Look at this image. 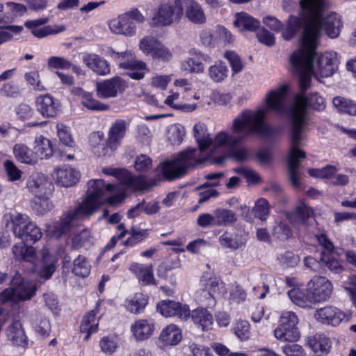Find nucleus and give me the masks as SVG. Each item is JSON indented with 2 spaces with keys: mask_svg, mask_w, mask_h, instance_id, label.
<instances>
[{
  "mask_svg": "<svg viewBox=\"0 0 356 356\" xmlns=\"http://www.w3.org/2000/svg\"><path fill=\"white\" fill-rule=\"evenodd\" d=\"M288 88L289 86L284 84L269 92L266 97L267 109L259 108L256 111L246 110L241 113L233 120L231 134L220 131L212 138L204 123L195 124L193 132L198 149L188 148L172 159L163 162L161 170L163 177L168 181L180 178L190 168L203 163L225 147L229 149V155L234 160L238 162L246 161L249 155L248 148H236V146L250 136L267 132L265 123L267 110L278 114L284 113Z\"/></svg>",
  "mask_w": 356,
  "mask_h": 356,
  "instance_id": "f257e3e1",
  "label": "nucleus"
},
{
  "mask_svg": "<svg viewBox=\"0 0 356 356\" xmlns=\"http://www.w3.org/2000/svg\"><path fill=\"white\" fill-rule=\"evenodd\" d=\"M300 90L301 95L294 97L293 106L290 110L291 120V131L290 134V150L288 159L289 179L291 184L296 188H300L299 165L300 159L306 156L305 153L300 149L305 140L303 128L306 124L307 107L322 111L325 108V99L318 92L309 95L307 98L305 92Z\"/></svg>",
  "mask_w": 356,
  "mask_h": 356,
  "instance_id": "f03ea898",
  "label": "nucleus"
},
{
  "mask_svg": "<svg viewBox=\"0 0 356 356\" xmlns=\"http://www.w3.org/2000/svg\"><path fill=\"white\" fill-rule=\"evenodd\" d=\"M118 191V186L106 184L102 179L88 181V189L86 196L74 209L70 210L54 225V234L60 236L70 231L72 222L78 219L89 218L95 214L105 202L117 205L122 202L124 195L118 194L104 198L107 193Z\"/></svg>",
  "mask_w": 356,
  "mask_h": 356,
  "instance_id": "7ed1b4c3",
  "label": "nucleus"
},
{
  "mask_svg": "<svg viewBox=\"0 0 356 356\" xmlns=\"http://www.w3.org/2000/svg\"><path fill=\"white\" fill-rule=\"evenodd\" d=\"M300 6L302 9V16L306 21L302 41L307 50L305 60L307 67L308 60L317 47V40L321 31L323 29L332 38H337L340 32L341 21L340 17L336 13H331L324 18L322 17L326 8L325 0H300Z\"/></svg>",
  "mask_w": 356,
  "mask_h": 356,
  "instance_id": "20e7f679",
  "label": "nucleus"
},
{
  "mask_svg": "<svg viewBox=\"0 0 356 356\" xmlns=\"http://www.w3.org/2000/svg\"><path fill=\"white\" fill-rule=\"evenodd\" d=\"M316 49H314L312 56L308 60L307 67L305 66V60L307 50L303 45V41H302L300 48L295 51L290 58L295 72L299 76L300 90L302 92L310 87L312 74H314L316 77H328L332 76L337 68V54L333 52L322 54L316 62L313 64Z\"/></svg>",
  "mask_w": 356,
  "mask_h": 356,
  "instance_id": "39448f33",
  "label": "nucleus"
},
{
  "mask_svg": "<svg viewBox=\"0 0 356 356\" xmlns=\"http://www.w3.org/2000/svg\"><path fill=\"white\" fill-rule=\"evenodd\" d=\"M183 18L181 0H161L150 20L152 27L163 28L179 24Z\"/></svg>",
  "mask_w": 356,
  "mask_h": 356,
  "instance_id": "423d86ee",
  "label": "nucleus"
},
{
  "mask_svg": "<svg viewBox=\"0 0 356 356\" xmlns=\"http://www.w3.org/2000/svg\"><path fill=\"white\" fill-rule=\"evenodd\" d=\"M10 282L11 287L0 293V304L6 302L19 303L31 300L38 290L36 284L24 281L17 271H14Z\"/></svg>",
  "mask_w": 356,
  "mask_h": 356,
  "instance_id": "0eeeda50",
  "label": "nucleus"
},
{
  "mask_svg": "<svg viewBox=\"0 0 356 356\" xmlns=\"http://www.w3.org/2000/svg\"><path fill=\"white\" fill-rule=\"evenodd\" d=\"M298 322V318L294 312H283L280 317L279 324L273 331L275 338L282 342L298 341L300 338Z\"/></svg>",
  "mask_w": 356,
  "mask_h": 356,
  "instance_id": "6e6552de",
  "label": "nucleus"
},
{
  "mask_svg": "<svg viewBox=\"0 0 356 356\" xmlns=\"http://www.w3.org/2000/svg\"><path fill=\"white\" fill-rule=\"evenodd\" d=\"M144 16L138 9H133L111 19L109 23L110 30L116 34L126 36H132L136 33V26L135 22H143Z\"/></svg>",
  "mask_w": 356,
  "mask_h": 356,
  "instance_id": "1a4fd4ad",
  "label": "nucleus"
},
{
  "mask_svg": "<svg viewBox=\"0 0 356 356\" xmlns=\"http://www.w3.org/2000/svg\"><path fill=\"white\" fill-rule=\"evenodd\" d=\"M331 282L324 276H314L307 284V291L312 304L326 301L332 293Z\"/></svg>",
  "mask_w": 356,
  "mask_h": 356,
  "instance_id": "9d476101",
  "label": "nucleus"
},
{
  "mask_svg": "<svg viewBox=\"0 0 356 356\" xmlns=\"http://www.w3.org/2000/svg\"><path fill=\"white\" fill-rule=\"evenodd\" d=\"M315 317L317 321L323 323L336 326L343 321H348L350 314L343 312L337 307L328 306L318 309L316 312Z\"/></svg>",
  "mask_w": 356,
  "mask_h": 356,
  "instance_id": "9b49d317",
  "label": "nucleus"
},
{
  "mask_svg": "<svg viewBox=\"0 0 356 356\" xmlns=\"http://www.w3.org/2000/svg\"><path fill=\"white\" fill-rule=\"evenodd\" d=\"M191 57L183 60L181 69L191 73H202L204 70V63H211V58L207 54L202 53L195 49L190 51Z\"/></svg>",
  "mask_w": 356,
  "mask_h": 356,
  "instance_id": "f8f14e48",
  "label": "nucleus"
},
{
  "mask_svg": "<svg viewBox=\"0 0 356 356\" xmlns=\"http://www.w3.org/2000/svg\"><path fill=\"white\" fill-rule=\"evenodd\" d=\"M157 309L165 317L177 316L184 320H187L190 317L189 307L179 302L169 300H162L158 303Z\"/></svg>",
  "mask_w": 356,
  "mask_h": 356,
  "instance_id": "ddd939ff",
  "label": "nucleus"
},
{
  "mask_svg": "<svg viewBox=\"0 0 356 356\" xmlns=\"http://www.w3.org/2000/svg\"><path fill=\"white\" fill-rule=\"evenodd\" d=\"M127 88V83L120 77L116 76L104 82L97 83V95L102 98L113 97Z\"/></svg>",
  "mask_w": 356,
  "mask_h": 356,
  "instance_id": "4468645a",
  "label": "nucleus"
},
{
  "mask_svg": "<svg viewBox=\"0 0 356 356\" xmlns=\"http://www.w3.org/2000/svg\"><path fill=\"white\" fill-rule=\"evenodd\" d=\"M183 17L184 14L188 21L195 24H203L207 17L202 6L195 0H181Z\"/></svg>",
  "mask_w": 356,
  "mask_h": 356,
  "instance_id": "2eb2a0df",
  "label": "nucleus"
},
{
  "mask_svg": "<svg viewBox=\"0 0 356 356\" xmlns=\"http://www.w3.org/2000/svg\"><path fill=\"white\" fill-rule=\"evenodd\" d=\"M35 106L37 111L46 118H54L60 112L59 103L49 94L38 97Z\"/></svg>",
  "mask_w": 356,
  "mask_h": 356,
  "instance_id": "dca6fc26",
  "label": "nucleus"
},
{
  "mask_svg": "<svg viewBox=\"0 0 356 356\" xmlns=\"http://www.w3.org/2000/svg\"><path fill=\"white\" fill-rule=\"evenodd\" d=\"M126 188L133 191H147L155 186L154 181L147 179L144 176L134 177L127 170L121 183Z\"/></svg>",
  "mask_w": 356,
  "mask_h": 356,
  "instance_id": "f3484780",
  "label": "nucleus"
},
{
  "mask_svg": "<svg viewBox=\"0 0 356 356\" xmlns=\"http://www.w3.org/2000/svg\"><path fill=\"white\" fill-rule=\"evenodd\" d=\"M83 63L98 75H106L110 72L108 63L100 56L94 53H86L82 58Z\"/></svg>",
  "mask_w": 356,
  "mask_h": 356,
  "instance_id": "a211bd4d",
  "label": "nucleus"
},
{
  "mask_svg": "<svg viewBox=\"0 0 356 356\" xmlns=\"http://www.w3.org/2000/svg\"><path fill=\"white\" fill-rule=\"evenodd\" d=\"M53 176L61 186L70 187L79 181L80 174L70 167H63L55 169Z\"/></svg>",
  "mask_w": 356,
  "mask_h": 356,
  "instance_id": "6ab92c4d",
  "label": "nucleus"
},
{
  "mask_svg": "<svg viewBox=\"0 0 356 356\" xmlns=\"http://www.w3.org/2000/svg\"><path fill=\"white\" fill-rule=\"evenodd\" d=\"M113 54L114 58L119 61V67L122 69L145 70L146 68V64L138 60L131 51L113 52Z\"/></svg>",
  "mask_w": 356,
  "mask_h": 356,
  "instance_id": "aec40b11",
  "label": "nucleus"
},
{
  "mask_svg": "<svg viewBox=\"0 0 356 356\" xmlns=\"http://www.w3.org/2000/svg\"><path fill=\"white\" fill-rule=\"evenodd\" d=\"M129 270L143 285L155 284L152 264L144 265L139 263H133L129 266Z\"/></svg>",
  "mask_w": 356,
  "mask_h": 356,
  "instance_id": "412c9836",
  "label": "nucleus"
},
{
  "mask_svg": "<svg viewBox=\"0 0 356 356\" xmlns=\"http://www.w3.org/2000/svg\"><path fill=\"white\" fill-rule=\"evenodd\" d=\"M312 213L305 204L300 203L293 212L286 213V218L294 227H305Z\"/></svg>",
  "mask_w": 356,
  "mask_h": 356,
  "instance_id": "4be33fe9",
  "label": "nucleus"
},
{
  "mask_svg": "<svg viewBox=\"0 0 356 356\" xmlns=\"http://www.w3.org/2000/svg\"><path fill=\"white\" fill-rule=\"evenodd\" d=\"M51 184L48 178L43 174L36 172L32 174L27 179L26 186L30 192L35 194H46L47 188H49Z\"/></svg>",
  "mask_w": 356,
  "mask_h": 356,
  "instance_id": "5701e85b",
  "label": "nucleus"
},
{
  "mask_svg": "<svg viewBox=\"0 0 356 356\" xmlns=\"http://www.w3.org/2000/svg\"><path fill=\"white\" fill-rule=\"evenodd\" d=\"M154 325L146 319H139L131 326V332L136 341H145L153 334Z\"/></svg>",
  "mask_w": 356,
  "mask_h": 356,
  "instance_id": "b1692460",
  "label": "nucleus"
},
{
  "mask_svg": "<svg viewBox=\"0 0 356 356\" xmlns=\"http://www.w3.org/2000/svg\"><path fill=\"white\" fill-rule=\"evenodd\" d=\"M307 345L318 356L327 354L331 348L330 340L323 334H315L308 337Z\"/></svg>",
  "mask_w": 356,
  "mask_h": 356,
  "instance_id": "393cba45",
  "label": "nucleus"
},
{
  "mask_svg": "<svg viewBox=\"0 0 356 356\" xmlns=\"http://www.w3.org/2000/svg\"><path fill=\"white\" fill-rule=\"evenodd\" d=\"M127 130V123L124 120H117L111 127L107 140L110 148H115L124 138Z\"/></svg>",
  "mask_w": 356,
  "mask_h": 356,
  "instance_id": "a878e982",
  "label": "nucleus"
},
{
  "mask_svg": "<svg viewBox=\"0 0 356 356\" xmlns=\"http://www.w3.org/2000/svg\"><path fill=\"white\" fill-rule=\"evenodd\" d=\"M301 17L291 15L286 24V27L282 31V37L286 40H290L293 38L302 27L306 26V21L302 16V9L301 8ZM305 28L304 29V30Z\"/></svg>",
  "mask_w": 356,
  "mask_h": 356,
  "instance_id": "bb28decb",
  "label": "nucleus"
},
{
  "mask_svg": "<svg viewBox=\"0 0 356 356\" xmlns=\"http://www.w3.org/2000/svg\"><path fill=\"white\" fill-rule=\"evenodd\" d=\"M13 154L16 159L22 163L34 165L38 161V156L22 143H17L14 145Z\"/></svg>",
  "mask_w": 356,
  "mask_h": 356,
  "instance_id": "cd10ccee",
  "label": "nucleus"
},
{
  "mask_svg": "<svg viewBox=\"0 0 356 356\" xmlns=\"http://www.w3.org/2000/svg\"><path fill=\"white\" fill-rule=\"evenodd\" d=\"M8 339L16 346H25L27 344L26 336L19 321L13 322L7 329Z\"/></svg>",
  "mask_w": 356,
  "mask_h": 356,
  "instance_id": "c85d7f7f",
  "label": "nucleus"
},
{
  "mask_svg": "<svg viewBox=\"0 0 356 356\" xmlns=\"http://www.w3.org/2000/svg\"><path fill=\"white\" fill-rule=\"evenodd\" d=\"M181 338V330L174 324L166 326L159 336V340L164 346L177 345L180 342Z\"/></svg>",
  "mask_w": 356,
  "mask_h": 356,
  "instance_id": "c756f323",
  "label": "nucleus"
},
{
  "mask_svg": "<svg viewBox=\"0 0 356 356\" xmlns=\"http://www.w3.org/2000/svg\"><path fill=\"white\" fill-rule=\"evenodd\" d=\"M234 25L241 31H254L259 27L260 22L248 13L241 12L235 14Z\"/></svg>",
  "mask_w": 356,
  "mask_h": 356,
  "instance_id": "7c9ffc66",
  "label": "nucleus"
},
{
  "mask_svg": "<svg viewBox=\"0 0 356 356\" xmlns=\"http://www.w3.org/2000/svg\"><path fill=\"white\" fill-rule=\"evenodd\" d=\"M99 320L96 318V312L92 310L87 313L83 318L80 330L82 333H86L83 338L84 340L88 341L90 335L96 332L98 330Z\"/></svg>",
  "mask_w": 356,
  "mask_h": 356,
  "instance_id": "2f4dec72",
  "label": "nucleus"
},
{
  "mask_svg": "<svg viewBox=\"0 0 356 356\" xmlns=\"http://www.w3.org/2000/svg\"><path fill=\"white\" fill-rule=\"evenodd\" d=\"M193 321L202 328V330H208L211 328L213 323L212 314L205 309H197L190 314Z\"/></svg>",
  "mask_w": 356,
  "mask_h": 356,
  "instance_id": "473e14b6",
  "label": "nucleus"
},
{
  "mask_svg": "<svg viewBox=\"0 0 356 356\" xmlns=\"http://www.w3.org/2000/svg\"><path fill=\"white\" fill-rule=\"evenodd\" d=\"M42 266L39 272L40 275L45 279H49L56 270V259L51 256L47 249L41 251Z\"/></svg>",
  "mask_w": 356,
  "mask_h": 356,
  "instance_id": "72a5a7b5",
  "label": "nucleus"
},
{
  "mask_svg": "<svg viewBox=\"0 0 356 356\" xmlns=\"http://www.w3.org/2000/svg\"><path fill=\"white\" fill-rule=\"evenodd\" d=\"M35 152L38 159H47L53 154V148L51 141L42 136L37 137L35 140Z\"/></svg>",
  "mask_w": 356,
  "mask_h": 356,
  "instance_id": "f704fd0d",
  "label": "nucleus"
},
{
  "mask_svg": "<svg viewBox=\"0 0 356 356\" xmlns=\"http://www.w3.org/2000/svg\"><path fill=\"white\" fill-rule=\"evenodd\" d=\"M164 102L168 106L184 112H192L197 108L196 104H187L181 102L179 92H175L168 96Z\"/></svg>",
  "mask_w": 356,
  "mask_h": 356,
  "instance_id": "c9c22d12",
  "label": "nucleus"
},
{
  "mask_svg": "<svg viewBox=\"0 0 356 356\" xmlns=\"http://www.w3.org/2000/svg\"><path fill=\"white\" fill-rule=\"evenodd\" d=\"M220 245L225 248L236 250L244 244V241L236 233L225 232L219 238Z\"/></svg>",
  "mask_w": 356,
  "mask_h": 356,
  "instance_id": "e433bc0d",
  "label": "nucleus"
},
{
  "mask_svg": "<svg viewBox=\"0 0 356 356\" xmlns=\"http://www.w3.org/2000/svg\"><path fill=\"white\" fill-rule=\"evenodd\" d=\"M214 214L218 226H226L237 221L236 213L229 209H217L214 211Z\"/></svg>",
  "mask_w": 356,
  "mask_h": 356,
  "instance_id": "4c0bfd02",
  "label": "nucleus"
},
{
  "mask_svg": "<svg viewBox=\"0 0 356 356\" xmlns=\"http://www.w3.org/2000/svg\"><path fill=\"white\" fill-rule=\"evenodd\" d=\"M228 74L227 66L222 61H217L209 68V76L214 82L224 81Z\"/></svg>",
  "mask_w": 356,
  "mask_h": 356,
  "instance_id": "58836bf2",
  "label": "nucleus"
},
{
  "mask_svg": "<svg viewBox=\"0 0 356 356\" xmlns=\"http://www.w3.org/2000/svg\"><path fill=\"white\" fill-rule=\"evenodd\" d=\"M42 234L40 227L30 221L24 226L22 236H19L18 237L26 242H35L42 237Z\"/></svg>",
  "mask_w": 356,
  "mask_h": 356,
  "instance_id": "ea45409f",
  "label": "nucleus"
},
{
  "mask_svg": "<svg viewBox=\"0 0 356 356\" xmlns=\"http://www.w3.org/2000/svg\"><path fill=\"white\" fill-rule=\"evenodd\" d=\"M288 295L293 302L301 307H308L312 305L307 291L305 293L299 288H293L289 291Z\"/></svg>",
  "mask_w": 356,
  "mask_h": 356,
  "instance_id": "a19ab883",
  "label": "nucleus"
},
{
  "mask_svg": "<svg viewBox=\"0 0 356 356\" xmlns=\"http://www.w3.org/2000/svg\"><path fill=\"white\" fill-rule=\"evenodd\" d=\"M147 303V296L142 293H136L134 296L127 301V309L134 314H138L144 309Z\"/></svg>",
  "mask_w": 356,
  "mask_h": 356,
  "instance_id": "79ce46f5",
  "label": "nucleus"
},
{
  "mask_svg": "<svg viewBox=\"0 0 356 356\" xmlns=\"http://www.w3.org/2000/svg\"><path fill=\"white\" fill-rule=\"evenodd\" d=\"M206 289L213 298H219L226 293V289L222 281L218 277H211L208 280Z\"/></svg>",
  "mask_w": 356,
  "mask_h": 356,
  "instance_id": "37998d69",
  "label": "nucleus"
},
{
  "mask_svg": "<svg viewBox=\"0 0 356 356\" xmlns=\"http://www.w3.org/2000/svg\"><path fill=\"white\" fill-rule=\"evenodd\" d=\"M31 207L38 215H44L52 209L53 204L48 198L38 195L34 197Z\"/></svg>",
  "mask_w": 356,
  "mask_h": 356,
  "instance_id": "c03bdc74",
  "label": "nucleus"
},
{
  "mask_svg": "<svg viewBox=\"0 0 356 356\" xmlns=\"http://www.w3.org/2000/svg\"><path fill=\"white\" fill-rule=\"evenodd\" d=\"M66 29L63 24L59 25H48L43 27H34L31 29L32 34L38 38H44L49 35L58 34Z\"/></svg>",
  "mask_w": 356,
  "mask_h": 356,
  "instance_id": "a18cd8bd",
  "label": "nucleus"
},
{
  "mask_svg": "<svg viewBox=\"0 0 356 356\" xmlns=\"http://www.w3.org/2000/svg\"><path fill=\"white\" fill-rule=\"evenodd\" d=\"M252 212L255 218L265 221L270 214V205L268 202L264 198L257 200L252 209Z\"/></svg>",
  "mask_w": 356,
  "mask_h": 356,
  "instance_id": "49530a36",
  "label": "nucleus"
},
{
  "mask_svg": "<svg viewBox=\"0 0 356 356\" xmlns=\"http://www.w3.org/2000/svg\"><path fill=\"white\" fill-rule=\"evenodd\" d=\"M73 273L81 277H87L90 272V265L87 259L82 255H79L74 261Z\"/></svg>",
  "mask_w": 356,
  "mask_h": 356,
  "instance_id": "de8ad7c7",
  "label": "nucleus"
},
{
  "mask_svg": "<svg viewBox=\"0 0 356 356\" xmlns=\"http://www.w3.org/2000/svg\"><path fill=\"white\" fill-rule=\"evenodd\" d=\"M130 236L124 241L125 246H134L144 241L149 234V229H137L132 227L129 231Z\"/></svg>",
  "mask_w": 356,
  "mask_h": 356,
  "instance_id": "09e8293b",
  "label": "nucleus"
},
{
  "mask_svg": "<svg viewBox=\"0 0 356 356\" xmlns=\"http://www.w3.org/2000/svg\"><path fill=\"white\" fill-rule=\"evenodd\" d=\"M321 260L323 262V266L326 267L334 273H340L343 270V266L341 262L336 259L332 252H323L321 254Z\"/></svg>",
  "mask_w": 356,
  "mask_h": 356,
  "instance_id": "8fccbe9b",
  "label": "nucleus"
},
{
  "mask_svg": "<svg viewBox=\"0 0 356 356\" xmlns=\"http://www.w3.org/2000/svg\"><path fill=\"white\" fill-rule=\"evenodd\" d=\"M82 104L88 109L92 111H106L109 108V106L102 104L93 98L90 93L85 92L81 97Z\"/></svg>",
  "mask_w": 356,
  "mask_h": 356,
  "instance_id": "3c124183",
  "label": "nucleus"
},
{
  "mask_svg": "<svg viewBox=\"0 0 356 356\" xmlns=\"http://www.w3.org/2000/svg\"><path fill=\"white\" fill-rule=\"evenodd\" d=\"M272 234L276 238L285 241L292 236L291 228L283 221H276Z\"/></svg>",
  "mask_w": 356,
  "mask_h": 356,
  "instance_id": "603ef678",
  "label": "nucleus"
},
{
  "mask_svg": "<svg viewBox=\"0 0 356 356\" xmlns=\"http://www.w3.org/2000/svg\"><path fill=\"white\" fill-rule=\"evenodd\" d=\"M13 224V231L16 236H22L24 226L29 221V218L26 215L16 213L11 216Z\"/></svg>",
  "mask_w": 356,
  "mask_h": 356,
  "instance_id": "864d4df0",
  "label": "nucleus"
},
{
  "mask_svg": "<svg viewBox=\"0 0 356 356\" xmlns=\"http://www.w3.org/2000/svg\"><path fill=\"white\" fill-rule=\"evenodd\" d=\"M234 331L241 341H246L251 336L250 325L246 321L241 320L237 321L235 323Z\"/></svg>",
  "mask_w": 356,
  "mask_h": 356,
  "instance_id": "5fc2aeb1",
  "label": "nucleus"
},
{
  "mask_svg": "<svg viewBox=\"0 0 356 356\" xmlns=\"http://www.w3.org/2000/svg\"><path fill=\"white\" fill-rule=\"evenodd\" d=\"M56 128L60 140L66 146L74 147L75 142L70 134V128L62 123L57 124Z\"/></svg>",
  "mask_w": 356,
  "mask_h": 356,
  "instance_id": "6e6d98bb",
  "label": "nucleus"
},
{
  "mask_svg": "<svg viewBox=\"0 0 356 356\" xmlns=\"http://www.w3.org/2000/svg\"><path fill=\"white\" fill-rule=\"evenodd\" d=\"M160 42L153 37L147 36L143 38L140 42V49L147 54H154Z\"/></svg>",
  "mask_w": 356,
  "mask_h": 356,
  "instance_id": "4d7b16f0",
  "label": "nucleus"
},
{
  "mask_svg": "<svg viewBox=\"0 0 356 356\" xmlns=\"http://www.w3.org/2000/svg\"><path fill=\"white\" fill-rule=\"evenodd\" d=\"M3 167L10 181H15L22 178L23 172L13 161L10 160L6 161L3 163Z\"/></svg>",
  "mask_w": 356,
  "mask_h": 356,
  "instance_id": "13d9d810",
  "label": "nucleus"
},
{
  "mask_svg": "<svg viewBox=\"0 0 356 356\" xmlns=\"http://www.w3.org/2000/svg\"><path fill=\"white\" fill-rule=\"evenodd\" d=\"M304 264L307 268L314 273L323 274L326 270L323 266V262H322L321 258L318 261L311 256L305 257L304 259Z\"/></svg>",
  "mask_w": 356,
  "mask_h": 356,
  "instance_id": "bf43d9fd",
  "label": "nucleus"
},
{
  "mask_svg": "<svg viewBox=\"0 0 356 356\" xmlns=\"http://www.w3.org/2000/svg\"><path fill=\"white\" fill-rule=\"evenodd\" d=\"M185 135V129L183 127L175 125L169 129L168 138L172 145H179Z\"/></svg>",
  "mask_w": 356,
  "mask_h": 356,
  "instance_id": "052dcab7",
  "label": "nucleus"
},
{
  "mask_svg": "<svg viewBox=\"0 0 356 356\" xmlns=\"http://www.w3.org/2000/svg\"><path fill=\"white\" fill-rule=\"evenodd\" d=\"M337 170L334 166L327 165L322 169H311L309 170V174L314 177L330 179L334 175Z\"/></svg>",
  "mask_w": 356,
  "mask_h": 356,
  "instance_id": "680f3d73",
  "label": "nucleus"
},
{
  "mask_svg": "<svg viewBox=\"0 0 356 356\" xmlns=\"http://www.w3.org/2000/svg\"><path fill=\"white\" fill-rule=\"evenodd\" d=\"M25 80L29 84L32 86L35 90L44 91L45 90L44 86L40 81V75L38 72L32 71L27 72L24 75Z\"/></svg>",
  "mask_w": 356,
  "mask_h": 356,
  "instance_id": "e2e57ef3",
  "label": "nucleus"
},
{
  "mask_svg": "<svg viewBox=\"0 0 356 356\" xmlns=\"http://www.w3.org/2000/svg\"><path fill=\"white\" fill-rule=\"evenodd\" d=\"M224 56L229 60L234 72L238 73L242 70L243 67L242 61L234 51H227L225 53Z\"/></svg>",
  "mask_w": 356,
  "mask_h": 356,
  "instance_id": "0e129e2a",
  "label": "nucleus"
},
{
  "mask_svg": "<svg viewBox=\"0 0 356 356\" xmlns=\"http://www.w3.org/2000/svg\"><path fill=\"white\" fill-rule=\"evenodd\" d=\"M235 171L243 175L248 182L252 184H259L261 181V177L258 173L248 168H239Z\"/></svg>",
  "mask_w": 356,
  "mask_h": 356,
  "instance_id": "69168bd1",
  "label": "nucleus"
},
{
  "mask_svg": "<svg viewBox=\"0 0 356 356\" xmlns=\"http://www.w3.org/2000/svg\"><path fill=\"white\" fill-rule=\"evenodd\" d=\"M72 65L71 62L63 57L51 56L48 59V66L51 68L67 70Z\"/></svg>",
  "mask_w": 356,
  "mask_h": 356,
  "instance_id": "338daca9",
  "label": "nucleus"
},
{
  "mask_svg": "<svg viewBox=\"0 0 356 356\" xmlns=\"http://www.w3.org/2000/svg\"><path fill=\"white\" fill-rule=\"evenodd\" d=\"M99 346L104 353L112 354L117 348V342L113 337H104L99 341Z\"/></svg>",
  "mask_w": 356,
  "mask_h": 356,
  "instance_id": "774afa93",
  "label": "nucleus"
}]
</instances>
